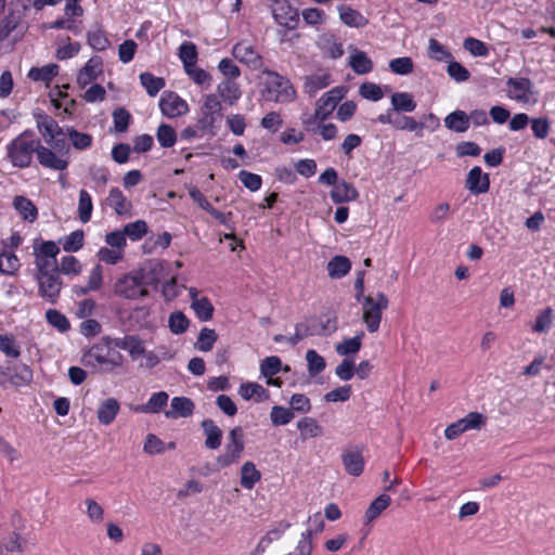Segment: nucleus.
Instances as JSON below:
<instances>
[{
	"label": "nucleus",
	"mask_w": 555,
	"mask_h": 555,
	"mask_svg": "<svg viewBox=\"0 0 555 555\" xmlns=\"http://www.w3.org/2000/svg\"><path fill=\"white\" fill-rule=\"evenodd\" d=\"M103 344H95L82 354V363L103 373H112L122 366L125 358L106 337Z\"/></svg>",
	"instance_id": "1"
},
{
	"label": "nucleus",
	"mask_w": 555,
	"mask_h": 555,
	"mask_svg": "<svg viewBox=\"0 0 555 555\" xmlns=\"http://www.w3.org/2000/svg\"><path fill=\"white\" fill-rule=\"evenodd\" d=\"M217 91L219 96L229 105H234L242 94L238 85L231 79L220 82Z\"/></svg>",
	"instance_id": "34"
},
{
	"label": "nucleus",
	"mask_w": 555,
	"mask_h": 555,
	"mask_svg": "<svg viewBox=\"0 0 555 555\" xmlns=\"http://www.w3.org/2000/svg\"><path fill=\"white\" fill-rule=\"evenodd\" d=\"M330 323V320H327L326 323H322L314 319H307L304 322H299L295 325V334L287 338V343L291 346H296L300 340L307 337L323 336L327 333L334 332L336 330V325H333L332 328L328 330Z\"/></svg>",
	"instance_id": "11"
},
{
	"label": "nucleus",
	"mask_w": 555,
	"mask_h": 555,
	"mask_svg": "<svg viewBox=\"0 0 555 555\" xmlns=\"http://www.w3.org/2000/svg\"><path fill=\"white\" fill-rule=\"evenodd\" d=\"M376 121L383 125H390L396 130L401 131H415L418 137H422L425 124L417 121L414 117L402 115V113H395L392 111H385L379 114Z\"/></svg>",
	"instance_id": "10"
},
{
	"label": "nucleus",
	"mask_w": 555,
	"mask_h": 555,
	"mask_svg": "<svg viewBox=\"0 0 555 555\" xmlns=\"http://www.w3.org/2000/svg\"><path fill=\"white\" fill-rule=\"evenodd\" d=\"M487 423V417L479 412H469L465 417L450 424L444 429V437L448 440L456 439L468 430H479Z\"/></svg>",
	"instance_id": "12"
},
{
	"label": "nucleus",
	"mask_w": 555,
	"mask_h": 555,
	"mask_svg": "<svg viewBox=\"0 0 555 555\" xmlns=\"http://www.w3.org/2000/svg\"><path fill=\"white\" fill-rule=\"evenodd\" d=\"M93 210L92 197L86 190L79 191L78 216L82 223H87L91 219Z\"/></svg>",
	"instance_id": "47"
},
{
	"label": "nucleus",
	"mask_w": 555,
	"mask_h": 555,
	"mask_svg": "<svg viewBox=\"0 0 555 555\" xmlns=\"http://www.w3.org/2000/svg\"><path fill=\"white\" fill-rule=\"evenodd\" d=\"M262 73L267 76L264 85L269 100L276 103H288L294 100L296 92L287 78L267 68L262 69Z\"/></svg>",
	"instance_id": "6"
},
{
	"label": "nucleus",
	"mask_w": 555,
	"mask_h": 555,
	"mask_svg": "<svg viewBox=\"0 0 555 555\" xmlns=\"http://www.w3.org/2000/svg\"><path fill=\"white\" fill-rule=\"evenodd\" d=\"M156 139L162 147H172L177 141V133L170 125L162 124L157 128Z\"/></svg>",
	"instance_id": "50"
},
{
	"label": "nucleus",
	"mask_w": 555,
	"mask_h": 555,
	"mask_svg": "<svg viewBox=\"0 0 555 555\" xmlns=\"http://www.w3.org/2000/svg\"><path fill=\"white\" fill-rule=\"evenodd\" d=\"M168 326L173 334H183L189 327V319L181 311H175L169 315Z\"/></svg>",
	"instance_id": "60"
},
{
	"label": "nucleus",
	"mask_w": 555,
	"mask_h": 555,
	"mask_svg": "<svg viewBox=\"0 0 555 555\" xmlns=\"http://www.w3.org/2000/svg\"><path fill=\"white\" fill-rule=\"evenodd\" d=\"M349 66L358 75H365L373 70V62L367 54L358 49H353L349 56Z\"/></svg>",
	"instance_id": "31"
},
{
	"label": "nucleus",
	"mask_w": 555,
	"mask_h": 555,
	"mask_svg": "<svg viewBox=\"0 0 555 555\" xmlns=\"http://www.w3.org/2000/svg\"><path fill=\"white\" fill-rule=\"evenodd\" d=\"M233 56L244 63L253 70L266 69L263 67V60L256 48L246 40L237 42L232 49Z\"/></svg>",
	"instance_id": "16"
},
{
	"label": "nucleus",
	"mask_w": 555,
	"mask_h": 555,
	"mask_svg": "<svg viewBox=\"0 0 555 555\" xmlns=\"http://www.w3.org/2000/svg\"><path fill=\"white\" fill-rule=\"evenodd\" d=\"M206 437L205 447L209 450H217L221 446L222 430L211 418H205L201 423Z\"/></svg>",
	"instance_id": "27"
},
{
	"label": "nucleus",
	"mask_w": 555,
	"mask_h": 555,
	"mask_svg": "<svg viewBox=\"0 0 555 555\" xmlns=\"http://www.w3.org/2000/svg\"><path fill=\"white\" fill-rule=\"evenodd\" d=\"M165 269L166 266L163 261H150L146 269L141 272L144 284H158L165 276Z\"/></svg>",
	"instance_id": "37"
},
{
	"label": "nucleus",
	"mask_w": 555,
	"mask_h": 555,
	"mask_svg": "<svg viewBox=\"0 0 555 555\" xmlns=\"http://www.w3.org/2000/svg\"><path fill=\"white\" fill-rule=\"evenodd\" d=\"M391 504V498L383 493L374 499L365 511V521L372 522Z\"/></svg>",
	"instance_id": "36"
},
{
	"label": "nucleus",
	"mask_w": 555,
	"mask_h": 555,
	"mask_svg": "<svg viewBox=\"0 0 555 555\" xmlns=\"http://www.w3.org/2000/svg\"><path fill=\"white\" fill-rule=\"evenodd\" d=\"M218 336L215 330L204 327L201 330L195 347L203 352H208L212 349Z\"/></svg>",
	"instance_id": "55"
},
{
	"label": "nucleus",
	"mask_w": 555,
	"mask_h": 555,
	"mask_svg": "<svg viewBox=\"0 0 555 555\" xmlns=\"http://www.w3.org/2000/svg\"><path fill=\"white\" fill-rule=\"evenodd\" d=\"M465 188L472 194L487 193L490 189L489 175L483 173L479 166L473 167L467 173Z\"/></svg>",
	"instance_id": "21"
},
{
	"label": "nucleus",
	"mask_w": 555,
	"mask_h": 555,
	"mask_svg": "<svg viewBox=\"0 0 555 555\" xmlns=\"http://www.w3.org/2000/svg\"><path fill=\"white\" fill-rule=\"evenodd\" d=\"M271 9L278 24L291 30L298 27L300 21L298 10L287 0H273Z\"/></svg>",
	"instance_id": "15"
},
{
	"label": "nucleus",
	"mask_w": 555,
	"mask_h": 555,
	"mask_svg": "<svg viewBox=\"0 0 555 555\" xmlns=\"http://www.w3.org/2000/svg\"><path fill=\"white\" fill-rule=\"evenodd\" d=\"M508 87L507 95L509 99L521 103H528L530 101V93L532 82L529 78H508L506 81Z\"/></svg>",
	"instance_id": "19"
},
{
	"label": "nucleus",
	"mask_w": 555,
	"mask_h": 555,
	"mask_svg": "<svg viewBox=\"0 0 555 555\" xmlns=\"http://www.w3.org/2000/svg\"><path fill=\"white\" fill-rule=\"evenodd\" d=\"M39 140L31 139L29 132L25 131L13 139L7 145V157L14 167L27 168L36 153Z\"/></svg>",
	"instance_id": "2"
},
{
	"label": "nucleus",
	"mask_w": 555,
	"mask_h": 555,
	"mask_svg": "<svg viewBox=\"0 0 555 555\" xmlns=\"http://www.w3.org/2000/svg\"><path fill=\"white\" fill-rule=\"evenodd\" d=\"M339 15L340 20L350 27L361 28L369 24L367 18H365L359 11L349 7H341Z\"/></svg>",
	"instance_id": "44"
},
{
	"label": "nucleus",
	"mask_w": 555,
	"mask_h": 555,
	"mask_svg": "<svg viewBox=\"0 0 555 555\" xmlns=\"http://www.w3.org/2000/svg\"><path fill=\"white\" fill-rule=\"evenodd\" d=\"M83 231L76 230L61 240L63 249L67 253H76L83 246Z\"/></svg>",
	"instance_id": "56"
},
{
	"label": "nucleus",
	"mask_w": 555,
	"mask_h": 555,
	"mask_svg": "<svg viewBox=\"0 0 555 555\" xmlns=\"http://www.w3.org/2000/svg\"><path fill=\"white\" fill-rule=\"evenodd\" d=\"M351 269L350 260L345 256H335L327 263L328 275L332 279H341Z\"/></svg>",
	"instance_id": "38"
},
{
	"label": "nucleus",
	"mask_w": 555,
	"mask_h": 555,
	"mask_svg": "<svg viewBox=\"0 0 555 555\" xmlns=\"http://www.w3.org/2000/svg\"><path fill=\"white\" fill-rule=\"evenodd\" d=\"M20 259L13 253L0 254V272L3 274L12 275L20 268Z\"/></svg>",
	"instance_id": "58"
},
{
	"label": "nucleus",
	"mask_w": 555,
	"mask_h": 555,
	"mask_svg": "<svg viewBox=\"0 0 555 555\" xmlns=\"http://www.w3.org/2000/svg\"><path fill=\"white\" fill-rule=\"evenodd\" d=\"M363 308V322L370 333L379 328L383 311L388 308L389 300L384 293H377L376 297L366 296L360 301Z\"/></svg>",
	"instance_id": "7"
},
{
	"label": "nucleus",
	"mask_w": 555,
	"mask_h": 555,
	"mask_svg": "<svg viewBox=\"0 0 555 555\" xmlns=\"http://www.w3.org/2000/svg\"><path fill=\"white\" fill-rule=\"evenodd\" d=\"M132 117L124 107H118L113 112V122L116 132H126Z\"/></svg>",
	"instance_id": "62"
},
{
	"label": "nucleus",
	"mask_w": 555,
	"mask_h": 555,
	"mask_svg": "<svg viewBox=\"0 0 555 555\" xmlns=\"http://www.w3.org/2000/svg\"><path fill=\"white\" fill-rule=\"evenodd\" d=\"M57 70L59 66L51 64L41 68H31L28 76L35 81H50L57 75Z\"/></svg>",
	"instance_id": "61"
},
{
	"label": "nucleus",
	"mask_w": 555,
	"mask_h": 555,
	"mask_svg": "<svg viewBox=\"0 0 555 555\" xmlns=\"http://www.w3.org/2000/svg\"><path fill=\"white\" fill-rule=\"evenodd\" d=\"M391 107L387 111L395 113H412L416 108V102L412 93L395 92L390 96Z\"/></svg>",
	"instance_id": "29"
},
{
	"label": "nucleus",
	"mask_w": 555,
	"mask_h": 555,
	"mask_svg": "<svg viewBox=\"0 0 555 555\" xmlns=\"http://www.w3.org/2000/svg\"><path fill=\"white\" fill-rule=\"evenodd\" d=\"M295 417L292 409L274 405L270 412V420L274 426H283L293 421Z\"/></svg>",
	"instance_id": "51"
},
{
	"label": "nucleus",
	"mask_w": 555,
	"mask_h": 555,
	"mask_svg": "<svg viewBox=\"0 0 555 555\" xmlns=\"http://www.w3.org/2000/svg\"><path fill=\"white\" fill-rule=\"evenodd\" d=\"M179 57L184 68L192 67L197 62V50L193 42H183L179 48Z\"/></svg>",
	"instance_id": "57"
},
{
	"label": "nucleus",
	"mask_w": 555,
	"mask_h": 555,
	"mask_svg": "<svg viewBox=\"0 0 555 555\" xmlns=\"http://www.w3.org/2000/svg\"><path fill=\"white\" fill-rule=\"evenodd\" d=\"M444 126L455 132H465L469 128L468 115L461 109L450 113L444 118Z\"/></svg>",
	"instance_id": "35"
},
{
	"label": "nucleus",
	"mask_w": 555,
	"mask_h": 555,
	"mask_svg": "<svg viewBox=\"0 0 555 555\" xmlns=\"http://www.w3.org/2000/svg\"><path fill=\"white\" fill-rule=\"evenodd\" d=\"M389 68L397 75H408L413 72L414 64L411 57L402 56L389 62Z\"/></svg>",
	"instance_id": "64"
},
{
	"label": "nucleus",
	"mask_w": 555,
	"mask_h": 555,
	"mask_svg": "<svg viewBox=\"0 0 555 555\" xmlns=\"http://www.w3.org/2000/svg\"><path fill=\"white\" fill-rule=\"evenodd\" d=\"M120 410V404L115 398H107L98 409V420L102 425H109L115 420Z\"/></svg>",
	"instance_id": "32"
},
{
	"label": "nucleus",
	"mask_w": 555,
	"mask_h": 555,
	"mask_svg": "<svg viewBox=\"0 0 555 555\" xmlns=\"http://www.w3.org/2000/svg\"><path fill=\"white\" fill-rule=\"evenodd\" d=\"M46 319L51 326L55 327L61 333H65L70 328L66 315L55 309H49L46 312Z\"/></svg>",
	"instance_id": "54"
},
{
	"label": "nucleus",
	"mask_w": 555,
	"mask_h": 555,
	"mask_svg": "<svg viewBox=\"0 0 555 555\" xmlns=\"http://www.w3.org/2000/svg\"><path fill=\"white\" fill-rule=\"evenodd\" d=\"M227 439L224 452L216 457L218 468H225L236 464L245 449L244 429L241 426L233 427L229 431Z\"/></svg>",
	"instance_id": "5"
},
{
	"label": "nucleus",
	"mask_w": 555,
	"mask_h": 555,
	"mask_svg": "<svg viewBox=\"0 0 555 555\" xmlns=\"http://www.w3.org/2000/svg\"><path fill=\"white\" fill-rule=\"evenodd\" d=\"M359 94L366 100L377 102L384 98L380 86L374 82H364L359 88Z\"/></svg>",
	"instance_id": "63"
},
{
	"label": "nucleus",
	"mask_w": 555,
	"mask_h": 555,
	"mask_svg": "<svg viewBox=\"0 0 555 555\" xmlns=\"http://www.w3.org/2000/svg\"><path fill=\"white\" fill-rule=\"evenodd\" d=\"M553 309L551 307L540 311L532 326V331L540 334L548 332L553 324Z\"/></svg>",
	"instance_id": "52"
},
{
	"label": "nucleus",
	"mask_w": 555,
	"mask_h": 555,
	"mask_svg": "<svg viewBox=\"0 0 555 555\" xmlns=\"http://www.w3.org/2000/svg\"><path fill=\"white\" fill-rule=\"evenodd\" d=\"M261 479L260 472L253 462H245L241 467V486L250 490Z\"/></svg>",
	"instance_id": "39"
},
{
	"label": "nucleus",
	"mask_w": 555,
	"mask_h": 555,
	"mask_svg": "<svg viewBox=\"0 0 555 555\" xmlns=\"http://www.w3.org/2000/svg\"><path fill=\"white\" fill-rule=\"evenodd\" d=\"M169 396L166 391H158L151 396L144 404L137 405L133 411L137 413H159L168 403Z\"/></svg>",
	"instance_id": "30"
},
{
	"label": "nucleus",
	"mask_w": 555,
	"mask_h": 555,
	"mask_svg": "<svg viewBox=\"0 0 555 555\" xmlns=\"http://www.w3.org/2000/svg\"><path fill=\"white\" fill-rule=\"evenodd\" d=\"M122 231L126 235V238L129 237L130 241L137 242L140 241L147 233V223L144 220H135L133 222L127 223Z\"/></svg>",
	"instance_id": "49"
},
{
	"label": "nucleus",
	"mask_w": 555,
	"mask_h": 555,
	"mask_svg": "<svg viewBox=\"0 0 555 555\" xmlns=\"http://www.w3.org/2000/svg\"><path fill=\"white\" fill-rule=\"evenodd\" d=\"M344 98L343 88H333L324 93L318 101L314 111V118L319 120L326 119L335 109L337 103Z\"/></svg>",
	"instance_id": "18"
},
{
	"label": "nucleus",
	"mask_w": 555,
	"mask_h": 555,
	"mask_svg": "<svg viewBox=\"0 0 555 555\" xmlns=\"http://www.w3.org/2000/svg\"><path fill=\"white\" fill-rule=\"evenodd\" d=\"M36 121L38 130L48 145L59 153L62 151H65L66 153L69 152V145L66 141V138L68 137L67 130L65 131L51 116L47 114L36 115Z\"/></svg>",
	"instance_id": "4"
},
{
	"label": "nucleus",
	"mask_w": 555,
	"mask_h": 555,
	"mask_svg": "<svg viewBox=\"0 0 555 555\" xmlns=\"http://www.w3.org/2000/svg\"><path fill=\"white\" fill-rule=\"evenodd\" d=\"M60 248L53 241H44L40 246L35 247L36 275L59 272L57 255Z\"/></svg>",
	"instance_id": "8"
},
{
	"label": "nucleus",
	"mask_w": 555,
	"mask_h": 555,
	"mask_svg": "<svg viewBox=\"0 0 555 555\" xmlns=\"http://www.w3.org/2000/svg\"><path fill=\"white\" fill-rule=\"evenodd\" d=\"M104 203L106 206L113 208L118 216L128 215L132 209L131 202L118 188H112L109 190Z\"/></svg>",
	"instance_id": "23"
},
{
	"label": "nucleus",
	"mask_w": 555,
	"mask_h": 555,
	"mask_svg": "<svg viewBox=\"0 0 555 555\" xmlns=\"http://www.w3.org/2000/svg\"><path fill=\"white\" fill-rule=\"evenodd\" d=\"M159 108L162 113L169 118L182 116L189 112L188 103L172 91H165L162 94Z\"/></svg>",
	"instance_id": "17"
},
{
	"label": "nucleus",
	"mask_w": 555,
	"mask_h": 555,
	"mask_svg": "<svg viewBox=\"0 0 555 555\" xmlns=\"http://www.w3.org/2000/svg\"><path fill=\"white\" fill-rule=\"evenodd\" d=\"M33 380V371L26 364H13L11 387H23L29 385Z\"/></svg>",
	"instance_id": "40"
},
{
	"label": "nucleus",
	"mask_w": 555,
	"mask_h": 555,
	"mask_svg": "<svg viewBox=\"0 0 555 555\" xmlns=\"http://www.w3.org/2000/svg\"><path fill=\"white\" fill-rule=\"evenodd\" d=\"M102 74V61L100 57H91L77 75V83L85 88Z\"/></svg>",
	"instance_id": "24"
},
{
	"label": "nucleus",
	"mask_w": 555,
	"mask_h": 555,
	"mask_svg": "<svg viewBox=\"0 0 555 555\" xmlns=\"http://www.w3.org/2000/svg\"><path fill=\"white\" fill-rule=\"evenodd\" d=\"M35 279L38 283V294L40 297L50 304H55L60 298L63 287V281L59 272L35 275Z\"/></svg>",
	"instance_id": "13"
},
{
	"label": "nucleus",
	"mask_w": 555,
	"mask_h": 555,
	"mask_svg": "<svg viewBox=\"0 0 555 555\" xmlns=\"http://www.w3.org/2000/svg\"><path fill=\"white\" fill-rule=\"evenodd\" d=\"M363 337L364 332H360L354 337L345 338L341 343L336 345V352L339 356L356 354L361 349Z\"/></svg>",
	"instance_id": "45"
},
{
	"label": "nucleus",
	"mask_w": 555,
	"mask_h": 555,
	"mask_svg": "<svg viewBox=\"0 0 555 555\" xmlns=\"http://www.w3.org/2000/svg\"><path fill=\"white\" fill-rule=\"evenodd\" d=\"M22 21L23 14L20 10L9 9L0 20V42L7 40L17 29Z\"/></svg>",
	"instance_id": "25"
},
{
	"label": "nucleus",
	"mask_w": 555,
	"mask_h": 555,
	"mask_svg": "<svg viewBox=\"0 0 555 555\" xmlns=\"http://www.w3.org/2000/svg\"><path fill=\"white\" fill-rule=\"evenodd\" d=\"M297 428L304 439L323 435V427L313 417H304L297 422Z\"/></svg>",
	"instance_id": "42"
},
{
	"label": "nucleus",
	"mask_w": 555,
	"mask_h": 555,
	"mask_svg": "<svg viewBox=\"0 0 555 555\" xmlns=\"http://www.w3.org/2000/svg\"><path fill=\"white\" fill-rule=\"evenodd\" d=\"M171 409L165 412L167 418L189 417L193 414L194 402L186 397H173L171 399Z\"/></svg>",
	"instance_id": "26"
},
{
	"label": "nucleus",
	"mask_w": 555,
	"mask_h": 555,
	"mask_svg": "<svg viewBox=\"0 0 555 555\" xmlns=\"http://www.w3.org/2000/svg\"><path fill=\"white\" fill-rule=\"evenodd\" d=\"M282 370V361L276 356L264 358L260 363V373L263 377H273Z\"/></svg>",
	"instance_id": "59"
},
{
	"label": "nucleus",
	"mask_w": 555,
	"mask_h": 555,
	"mask_svg": "<svg viewBox=\"0 0 555 555\" xmlns=\"http://www.w3.org/2000/svg\"><path fill=\"white\" fill-rule=\"evenodd\" d=\"M191 308L194 310L199 321L206 322L211 320L214 315V306L207 297L193 298Z\"/></svg>",
	"instance_id": "43"
},
{
	"label": "nucleus",
	"mask_w": 555,
	"mask_h": 555,
	"mask_svg": "<svg viewBox=\"0 0 555 555\" xmlns=\"http://www.w3.org/2000/svg\"><path fill=\"white\" fill-rule=\"evenodd\" d=\"M222 120V106L216 94L205 96L201 107V114L196 121L197 129L202 135L208 134L215 137L217 134L219 124Z\"/></svg>",
	"instance_id": "3"
},
{
	"label": "nucleus",
	"mask_w": 555,
	"mask_h": 555,
	"mask_svg": "<svg viewBox=\"0 0 555 555\" xmlns=\"http://www.w3.org/2000/svg\"><path fill=\"white\" fill-rule=\"evenodd\" d=\"M140 82L150 96H155L166 85L165 79L145 72L140 74Z\"/></svg>",
	"instance_id": "46"
},
{
	"label": "nucleus",
	"mask_w": 555,
	"mask_h": 555,
	"mask_svg": "<svg viewBox=\"0 0 555 555\" xmlns=\"http://www.w3.org/2000/svg\"><path fill=\"white\" fill-rule=\"evenodd\" d=\"M88 43L96 51H104L109 47V40L100 27L88 31Z\"/></svg>",
	"instance_id": "53"
},
{
	"label": "nucleus",
	"mask_w": 555,
	"mask_h": 555,
	"mask_svg": "<svg viewBox=\"0 0 555 555\" xmlns=\"http://www.w3.org/2000/svg\"><path fill=\"white\" fill-rule=\"evenodd\" d=\"M238 393L244 400L255 399L257 402H261L269 397L268 390L254 382L243 383L238 388Z\"/></svg>",
	"instance_id": "33"
},
{
	"label": "nucleus",
	"mask_w": 555,
	"mask_h": 555,
	"mask_svg": "<svg viewBox=\"0 0 555 555\" xmlns=\"http://www.w3.org/2000/svg\"><path fill=\"white\" fill-rule=\"evenodd\" d=\"M328 85L330 75L321 74L307 77L304 87L306 93H308L310 96H313L319 90L326 88Z\"/></svg>",
	"instance_id": "48"
},
{
	"label": "nucleus",
	"mask_w": 555,
	"mask_h": 555,
	"mask_svg": "<svg viewBox=\"0 0 555 555\" xmlns=\"http://www.w3.org/2000/svg\"><path fill=\"white\" fill-rule=\"evenodd\" d=\"M330 195L335 204H341L356 201L359 197V192L353 184L341 180L333 188Z\"/></svg>",
	"instance_id": "28"
},
{
	"label": "nucleus",
	"mask_w": 555,
	"mask_h": 555,
	"mask_svg": "<svg viewBox=\"0 0 555 555\" xmlns=\"http://www.w3.org/2000/svg\"><path fill=\"white\" fill-rule=\"evenodd\" d=\"M36 155L38 163L44 167L52 170L63 171L68 167V153L62 151L61 153L56 152L52 147L49 149L41 144L40 140L38 141V146L36 150Z\"/></svg>",
	"instance_id": "14"
},
{
	"label": "nucleus",
	"mask_w": 555,
	"mask_h": 555,
	"mask_svg": "<svg viewBox=\"0 0 555 555\" xmlns=\"http://www.w3.org/2000/svg\"><path fill=\"white\" fill-rule=\"evenodd\" d=\"M14 208L22 215L23 219L29 222H34L38 217V209L34 203L24 197L16 196L13 202Z\"/></svg>",
	"instance_id": "41"
},
{
	"label": "nucleus",
	"mask_w": 555,
	"mask_h": 555,
	"mask_svg": "<svg viewBox=\"0 0 555 555\" xmlns=\"http://www.w3.org/2000/svg\"><path fill=\"white\" fill-rule=\"evenodd\" d=\"M114 292L127 299H138L149 294L141 272L128 273L119 278L114 285Z\"/></svg>",
	"instance_id": "9"
},
{
	"label": "nucleus",
	"mask_w": 555,
	"mask_h": 555,
	"mask_svg": "<svg viewBox=\"0 0 555 555\" xmlns=\"http://www.w3.org/2000/svg\"><path fill=\"white\" fill-rule=\"evenodd\" d=\"M341 461L347 474L358 477L363 473L364 459L361 450H345L341 455Z\"/></svg>",
	"instance_id": "22"
},
{
	"label": "nucleus",
	"mask_w": 555,
	"mask_h": 555,
	"mask_svg": "<svg viewBox=\"0 0 555 555\" xmlns=\"http://www.w3.org/2000/svg\"><path fill=\"white\" fill-rule=\"evenodd\" d=\"M106 339L108 343H113L115 348L128 351L132 360H137L145 353L143 341L137 335H127L119 338L106 337Z\"/></svg>",
	"instance_id": "20"
}]
</instances>
